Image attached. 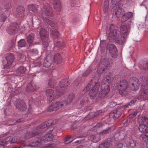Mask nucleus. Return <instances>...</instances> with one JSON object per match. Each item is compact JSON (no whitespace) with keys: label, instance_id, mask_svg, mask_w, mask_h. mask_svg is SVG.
<instances>
[{"label":"nucleus","instance_id":"f257e3e1","mask_svg":"<svg viewBox=\"0 0 148 148\" xmlns=\"http://www.w3.org/2000/svg\"><path fill=\"white\" fill-rule=\"evenodd\" d=\"M99 75L96 74L84 89L82 93L84 94L87 92L89 91V95L92 99L95 97L97 95L100 86V83L99 81Z\"/></svg>","mask_w":148,"mask_h":148},{"label":"nucleus","instance_id":"f03ea898","mask_svg":"<svg viewBox=\"0 0 148 148\" xmlns=\"http://www.w3.org/2000/svg\"><path fill=\"white\" fill-rule=\"evenodd\" d=\"M121 36L120 32L115 29L113 31H111L109 33L108 38L110 42H115L119 45H123L125 42V37H122Z\"/></svg>","mask_w":148,"mask_h":148},{"label":"nucleus","instance_id":"7ed1b4c3","mask_svg":"<svg viewBox=\"0 0 148 148\" xmlns=\"http://www.w3.org/2000/svg\"><path fill=\"white\" fill-rule=\"evenodd\" d=\"M38 134V133L35 134L34 133H29L28 135L24 136H22L19 139L16 138V137L13 136H9L5 139H0V145L2 146H5L8 143H14L19 141H23L25 140V139L28 138H31L32 137L36 136Z\"/></svg>","mask_w":148,"mask_h":148},{"label":"nucleus","instance_id":"20e7f679","mask_svg":"<svg viewBox=\"0 0 148 148\" xmlns=\"http://www.w3.org/2000/svg\"><path fill=\"white\" fill-rule=\"evenodd\" d=\"M37 29L38 31H39L43 45L45 47H47L50 41L49 38V33L42 26L38 27Z\"/></svg>","mask_w":148,"mask_h":148},{"label":"nucleus","instance_id":"39448f33","mask_svg":"<svg viewBox=\"0 0 148 148\" xmlns=\"http://www.w3.org/2000/svg\"><path fill=\"white\" fill-rule=\"evenodd\" d=\"M140 92V96L133 97L130 102L145 101L148 99V89H143L141 87Z\"/></svg>","mask_w":148,"mask_h":148},{"label":"nucleus","instance_id":"423d86ee","mask_svg":"<svg viewBox=\"0 0 148 148\" xmlns=\"http://www.w3.org/2000/svg\"><path fill=\"white\" fill-rule=\"evenodd\" d=\"M117 86L120 94L122 96H125L128 93V86L127 81L124 79L121 80L119 82Z\"/></svg>","mask_w":148,"mask_h":148},{"label":"nucleus","instance_id":"0eeeda50","mask_svg":"<svg viewBox=\"0 0 148 148\" xmlns=\"http://www.w3.org/2000/svg\"><path fill=\"white\" fill-rule=\"evenodd\" d=\"M71 82L70 81H66L65 80H62L60 82L59 86H57L56 89V95L58 97L60 96L65 92L64 88H66L70 84Z\"/></svg>","mask_w":148,"mask_h":148},{"label":"nucleus","instance_id":"6e6552de","mask_svg":"<svg viewBox=\"0 0 148 148\" xmlns=\"http://www.w3.org/2000/svg\"><path fill=\"white\" fill-rule=\"evenodd\" d=\"M110 64L109 60L107 58L102 59L98 67L97 72L98 74H101L105 72L108 69Z\"/></svg>","mask_w":148,"mask_h":148},{"label":"nucleus","instance_id":"1a4fd4ad","mask_svg":"<svg viewBox=\"0 0 148 148\" xmlns=\"http://www.w3.org/2000/svg\"><path fill=\"white\" fill-rule=\"evenodd\" d=\"M61 122V120L58 119H56L53 120V123L50 121H47L41 125L37 127V129L38 130L39 129H42L47 127V128L46 130V132H49V131L51 132L53 130V128L51 126L52 124H55Z\"/></svg>","mask_w":148,"mask_h":148},{"label":"nucleus","instance_id":"9d476101","mask_svg":"<svg viewBox=\"0 0 148 148\" xmlns=\"http://www.w3.org/2000/svg\"><path fill=\"white\" fill-rule=\"evenodd\" d=\"M65 102H54L48 108L49 111L56 110L58 109L59 111H61L62 109L65 107Z\"/></svg>","mask_w":148,"mask_h":148},{"label":"nucleus","instance_id":"9b49d317","mask_svg":"<svg viewBox=\"0 0 148 148\" xmlns=\"http://www.w3.org/2000/svg\"><path fill=\"white\" fill-rule=\"evenodd\" d=\"M52 132V131L51 132L49 131V132H47L48 133V134H46L44 137H42L40 139L41 140H42L43 142V145L47 146L49 145V144H53L52 145L53 147H51V148H53L56 145V144L52 143V142H50L49 143L46 144L47 141H51L53 139V138H54L52 134H50V133H51ZM46 148H51L49 146Z\"/></svg>","mask_w":148,"mask_h":148},{"label":"nucleus","instance_id":"f8f14e48","mask_svg":"<svg viewBox=\"0 0 148 148\" xmlns=\"http://www.w3.org/2000/svg\"><path fill=\"white\" fill-rule=\"evenodd\" d=\"M42 11L41 15L44 19V16L45 15L51 16L53 15V9L48 3H46L44 4Z\"/></svg>","mask_w":148,"mask_h":148},{"label":"nucleus","instance_id":"ddd939ff","mask_svg":"<svg viewBox=\"0 0 148 148\" xmlns=\"http://www.w3.org/2000/svg\"><path fill=\"white\" fill-rule=\"evenodd\" d=\"M4 58L5 59L3 60V63L6 67H9L11 65L15 59L14 54L10 53L5 54L4 56Z\"/></svg>","mask_w":148,"mask_h":148},{"label":"nucleus","instance_id":"4468645a","mask_svg":"<svg viewBox=\"0 0 148 148\" xmlns=\"http://www.w3.org/2000/svg\"><path fill=\"white\" fill-rule=\"evenodd\" d=\"M107 49L108 50L112 57L116 58L118 56V51L115 45L112 44H108Z\"/></svg>","mask_w":148,"mask_h":148},{"label":"nucleus","instance_id":"2eb2a0df","mask_svg":"<svg viewBox=\"0 0 148 148\" xmlns=\"http://www.w3.org/2000/svg\"><path fill=\"white\" fill-rule=\"evenodd\" d=\"M122 5V4H120L113 6L112 11H113V13L117 17H119L124 13V10L121 8Z\"/></svg>","mask_w":148,"mask_h":148},{"label":"nucleus","instance_id":"dca6fc26","mask_svg":"<svg viewBox=\"0 0 148 148\" xmlns=\"http://www.w3.org/2000/svg\"><path fill=\"white\" fill-rule=\"evenodd\" d=\"M109 85L106 83L102 84L101 86V91L99 93V97L102 98L105 96L109 92L110 90Z\"/></svg>","mask_w":148,"mask_h":148},{"label":"nucleus","instance_id":"f3484780","mask_svg":"<svg viewBox=\"0 0 148 148\" xmlns=\"http://www.w3.org/2000/svg\"><path fill=\"white\" fill-rule=\"evenodd\" d=\"M53 144H49V145H43V142L42 140L41 139H39L38 140H36L35 142H32L28 145V146L31 147H40L41 148L46 147H49L50 148L53 147Z\"/></svg>","mask_w":148,"mask_h":148},{"label":"nucleus","instance_id":"a211bd4d","mask_svg":"<svg viewBox=\"0 0 148 148\" xmlns=\"http://www.w3.org/2000/svg\"><path fill=\"white\" fill-rule=\"evenodd\" d=\"M18 28V25L15 23H13L10 24L7 31L8 33L12 34H14L17 32Z\"/></svg>","mask_w":148,"mask_h":148},{"label":"nucleus","instance_id":"6ab92c4d","mask_svg":"<svg viewBox=\"0 0 148 148\" xmlns=\"http://www.w3.org/2000/svg\"><path fill=\"white\" fill-rule=\"evenodd\" d=\"M53 56H51V54H49L47 55L43 64V66L48 68L51 66L52 63L53 62Z\"/></svg>","mask_w":148,"mask_h":148},{"label":"nucleus","instance_id":"aec40b11","mask_svg":"<svg viewBox=\"0 0 148 148\" xmlns=\"http://www.w3.org/2000/svg\"><path fill=\"white\" fill-rule=\"evenodd\" d=\"M16 13L17 17H23L25 14L24 7L22 6H18L17 8Z\"/></svg>","mask_w":148,"mask_h":148},{"label":"nucleus","instance_id":"412c9836","mask_svg":"<svg viewBox=\"0 0 148 148\" xmlns=\"http://www.w3.org/2000/svg\"><path fill=\"white\" fill-rule=\"evenodd\" d=\"M121 30L122 33V34H121V36H122V37H125V39L130 32L129 30L127 29V26L124 24L121 26Z\"/></svg>","mask_w":148,"mask_h":148},{"label":"nucleus","instance_id":"4be33fe9","mask_svg":"<svg viewBox=\"0 0 148 148\" xmlns=\"http://www.w3.org/2000/svg\"><path fill=\"white\" fill-rule=\"evenodd\" d=\"M35 36L34 34L31 33L29 34L27 37V43L29 47L32 46L35 42L34 41Z\"/></svg>","mask_w":148,"mask_h":148},{"label":"nucleus","instance_id":"5701e85b","mask_svg":"<svg viewBox=\"0 0 148 148\" xmlns=\"http://www.w3.org/2000/svg\"><path fill=\"white\" fill-rule=\"evenodd\" d=\"M133 15L132 13L131 12L124 13L121 18V22L122 23H124L127 21L129 19L132 17Z\"/></svg>","mask_w":148,"mask_h":148},{"label":"nucleus","instance_id":"b1692460","mask_svg":"<svg viewBox=\"0 0 148 148\" xmlns=\"http://www.w3.org/2000/svg\"><path fill=\"white\" fill-rule=\"evenodd\" d=\"M53 6L54 8L57 12H59L61 10V5L59 0H54Z\"/></svg>","mask_w":148,"mask_h":148},{"label":"nucleus","instance_id":"393cba45","mask_svg":"<svg viewBox=\"0 0 148 148\" xmlns=\"http://www.w3.org/2000/svg\"><path fill=\"white\" fill-rule=\"evenodd\" d=\"M46 93L49 101L51 102L54 97V92L53 90L51 89H47L46 91Z\"/></svg>","mask_w":148,"mask_h":148},{"label":"nucleus","instance_id":"a878e982","mask_svg":"<svg viewBox=\"0 0 148 148\" xmlns=\"http://www.w3.org/2000/svg\"><path fill=\"white\" fill-rule=\"evenodd\" d=\"M54 48L55 49H60L64 46V44L61 40H58L54 43Z\"/></svg>","mask_w":148,"mask_h":148},{"label":"nucleus","instance_id":"bb28decb","mask_svg":"<svg viewBox=\"0 0 148 148\" xmlns=\"http://www.w3.org/2000/svg\"><path fill=\"white\" fill-rule=\"evenodd\" d=\"M51 56H53V62L57 64L60 63V61L62 60V57L58 53H55L54 56L51 54Z\"/></svg>","mask_w":148,"mask_h":148},{"label":"nucleus","instance_id":"cd10ccee","mask_svg":"<svg viewBox=\"0 0 148 148\" xmlns=\"http://www.w3.org/2000/svg\"><path fill=\"white\" fill-rule=\"evenodd\" d=\"M88 138L89 140L94 143L97 142L100 139L99 135L97 134L96 135H91L88 137Z\"/></svg>","mask_w":148,"mask_h":148},{"label":"nucleus","instance_id":"c85d7f7f","mask_svg":"<svg viewBox=\"0 0 148 148\" xmlns=\"http://www.w3.org/2000/svg\"><path fill=\"white\" fill-rule=\"evenodd\" d=\"M138 128L139 131L143 133H145L146 132H148V127L145 124H140Z\"/></svg>","mask_w":148,"mask_h":148},{"label":"nucleus","instance_id":"c756f323","mask_svg":"<svg viewBox=\"0 0 148 148\" xmlns=\"http://www.w3.org/2000/svg\"><path fill=\"white\" fill-rule=\"evenodd\" d=\"M38 7L37 5L32 4L28 6V9L31 13L35 12L37 11Z\"/></svg>","mask_w":148,"mask_h":148},{"label":"nucleus","instance_id":"7c9ffc66","mask_svg":"<svg viewBox=\"0 0 148 148\" xmlns=\"http://www.w3.org/2000/svg\"><path fill=\"white\" fill-rule=\"evenodd\" d=\"M129 83L130 85L137 84L139 83V80L136 77H131L129 80Z\"/></svg>","mask_w":148,"mask_h":148},{"label":"nucleus","instance_id":"2f4dec72","mask_svg":"<svg viewBox=\"0 0 148 148\" xmlns=\"http://www.w3.org/2000/svg\"><path fill=\"white\" fill-rule=\"evenodd\" d=\"M26 68L23 66L18 67L16 70L17 73L18 74H24L26 71Z\"/></svg>","mask_w":148,"mask_h":148},{"label":"nucleus","instance_id":"473e14b6","mask_svg":"<svg viewBox=\"0 0 148 148\" xmlns=\"http://www.w3.org/2000/svg\"><path fill=\"white\" fill-rule=\"evenodd\" d=\"M109 7V2L108 0H105L104 3V5L103 7V13L105 14L107 13Z\"/></svg>","mask_w":148,"mask_h":148},{"label":"nucleus","instance_id":"72a5a7b5","mask_svg":"<svg viewBox=\"0 0 148 148\" xmlns=\"http://www.w3.org/2000/svg\"><path fill=\"white\" fill-rule=\"evenodd\" d=\"M18 46L20 47H25L27 45V42L24 39H21L18 42Z\"/></svg>","mask_w":148,"mask_h":148},{"label":"nucleus","instance_id":"f704fd0d","mask_svg":"<svg viewBox=\"0 0 148 148\" xmlns=\"http://www.w3.org/2000/svg\"><path fill=\"white\" fill-rule=\"evenodd\" d=\"M50 34L53 37H56L57 38L59 36V33L54 28H52L50 31Z\"/></svg>","mask_w":148,"mask_h":148},{"label":"nucleus","instance_id":"c9c22d12","mask_svg":"<svg viewBox=\"0 0 148 148\" xmlns=\"http://www.w3.org/2000/svg\"><path fill=\"white\" fill-rule=\"evenodd\" d=\"M92 71V69L90 68H88L82 74V78L84 79L85 77L87 76Z\"/></svg>","mask_w":148,"mask_h":148},{"label":"nucleus","instance_id":"e433bc0d","mask_svg":"<svg viewBox=\"0 0 148 148\" xmlns=\"http://www.w3.org/2000/svg\"><path fill=\"white\" fill-rule=\"evenodd\" d=\"M111 78L110 76H107L102 81V82L106 83L107 84L109 85L111 82Z\"/></svg>","mask_w":148,"mask_h":148},{"label":"nucleus","instance_id":"4c0bfd02","mask_svg":"<svg viewBox=\"0 0 148 148\" xmlns=\"http://www.w3.org/2000/svg\"><path fill=\"white\" fill-rule=\"evenodd\" d=\"M140 83L133 85H130L131 89L134 91H136L139 89L140 86Z\"/></svg>","mask_w":148,"mask_h":148},{"label":"nucleus","instance_id":"58836bf2","mask_svg":"<svg viewBox=\"0 0 148 148\" xmlns=\"http://www.w3.org/2000/svg\"><path fill=\"white\" fill-rule=\"evenodd\" d=\"M139 121L140 123H143V124H146L148 125V119L145 117H142L139 119Z\"/></svg>","mask_w":148,"mask_h":148},{"label":"nucleus","instance_id":"ea45409f","mask_svg":"<svg viewBox=\"0 0 148 148\" xmlns=\"http://www.w3.org/2000/svg\"><path fill=\"white\" fill-rule=\"evenodd\" d=\"M75 138H73L72 136H68L64 139V143L67 144L70 142H72Z\"/></svg>","mask_w":148,"mask_h":148},{"label":"nucleus","instance_id":"a19ab883","mask_svg":"<svg viewBox=\"0 0 148 148\" xmlns=\"http://www.w3.org/2000/svg\"><path fill=\"white\" fill-rule=\"evenodd\" d=\"M20 102H17V104H16V107L18 109H20L22 110L25 111L26 109V106L25 105H22L21 104H20Z\"/></svg>","mask_w":148,"mask_h":148},{"label":"nucleus","instance_id":"79ce46f5","mask_svg":"<svg viewBox=\"0 0 148 148\" xmlns=\"http://www.w3.org/2000/svg\"><path fill=\"white\" fill-rule=\"evenodd\" d=\"M48 84L49 86L51 88L57 89L58 86H56V83L54 81L52 80H50L48 83Z\"/></svg>","mask_w":148,"mask_h":148},{"label":"nucleus","instance_id":"37998d69","mask_svg":"<svg viewBox=\"0 0 148 148\" xmlns=\"http://www.w3.org/2000/svg\"><path fill=\"white\" fill-rule=\"evenodd\" d=\"M44 20L45 22L47 23V24H49V25L52 27H55L56 26V24L55 23L49 19L46 18V17H45Z\"/></svg>","mask_w":148,"mask_h":148},{"label":"nucleus","instance_id":"c03bdc74","mask_svg":"<svg viewBox=\"0 0 148 148\" xmlns=\"http://www.w3.org/2000/svg\"><path fill=\"white\" fill-rule=\"evenodd\" d=\"M110 116L111 117H112L113 118H117L119 117V116L117 115L116 110H114L111 112L110 114Z\"/></svg>","mask_w":148,"mask_h":148},{"label":"nucleus","instance_id":"a18cd8bd","mask_svg":"<svg viewBox=\"0 0 148 148\" xmlns=\"http://www.w3.org/2000/svg\"><path fill=\"white\" fill-rule=\"evenodd\" d=\"M141 68L145 70H147L148 68V62H144L141 64Z\"/></svg>","mask_w":148,"mask_h":148},{"label":"nucleus","instance_id":"49530a36","mask_svg":"<svg viewBox=\"0 0 148 148\" xmlns=\"http://www.w3.org/2000/svg\"><path fill=\"white\" fill-rule=\"evenodd\" d=\"M111 144L110 140L109 139L105 141V143L102 144L103 147H105L108 148L110 146Z\"/></svg>","mask_w":148,"mask_h":148},{"label":"nucleus","instance_id":"de8ad7c7","mask_svg":"<svg viewBox=\"0 0 148 148\" xmlns=\"http://www.w3.org/2000/svg\"><path fill=\"white\" fill-rule=\"evenodd\" d=\"M74 94L73 93L69 95L67 97L66 101L68 102H71L74 98Z\"/></svg>","mask_w":148,"mask_h":148},{"label":"nucleus","instance_id":"09e8293b","mask_svg":"<svg viewBox=\"0 0 148 148\" xmlns=\"http://www.w3.org/2000/svg\"><path fill=\"white\" fill-rule=\"evenodd\" d=\"M7 16L3 14H0V21L4 22L7 18Z\"/></svg>","mask_w":148,"mask_h":148},{"label":"nucleus","instance_id":"8fccbe9b","mask_svg":"<svg viewBox=\"0 0 148 148\" xmlns=\"http://www.w3.org/2000/svg\"><path fill=\"white\" fill-rule=\"evenodd\" d=\"M137 114V113L136 111H134L129 115L128 116V118L130 119H132V118L135 117Z\"/></svg>","mask_w":148,"mask_h":148},{"label":"nucleus","instance_id":"3c124183","mask_svg":"<svg viewBox=\"0 0 148 148\" xmlns=\"http://www.w3.org/2000/svg\"><path fill=\"white\" fill-rule=\"evenodd\" d=\"M121 0H111L113 6L121 4L120 3Z\"/></svg>","mask_w":148,"mask_h":148},{"label":"nucleus","instance_id":"603ef678","mask_svg":"<svg viewBox=\"0 0 148 148\" xmlns=\"http://www.w3.org/2000/svg\"><path fill=\"white\" fill-rule=\"evenodd\" d=\"M110 131V128H108L105 130H103L100 133V135H103L105 134L108 133Z\"/></svg>","mask_w":148,"mask_h":148},{"label":"nucleus","instance_id":"864d4df0","mask_svg":"<svg viewBox=\"0 0 148 148\" xmlns=\"http://www.w3.org/2000/svg\"><path fill=\"white\" fill-rule=\"evenodd\" d=\"M140 140L142 141H145L147 139V138L145 134L141 135L140 138Z\"/></svg>","mask_w":148,"mask_h":148},{"label":"nucleus","instance_id":"5fc2aeb1","mask_svg":"<svg viewBox=\"0 0 148 148\" xmlns=\"http://www.w3.org/2000/svg\"><path fill=\"white\" fill-rule=\"evenodd\" d=\"M71 3L72 7H75L77 5V2L76 0H71Z\"/></svg>","mask_w":148,"mask_h":148},{"label":"nucleus","instance_id":"6e6d98bb","mask_svg":"<svg viewBox=\"0 0 148 148\" xmlns=\"http://www.w3.org/2000/svg\"><path fill=\"white\" fill-rule=\"evenodd\" d=\"M115 27L114 25L113 24H111L110 25V31H113V30L115 29H114Z\"/></svg>","mask_w":148,"mask_h":148},{"label":"nucleus","instance_id":"4d7b16f0","mask_svg":"<svg viewBox=\"0 0 148 148\" xmlns=\"http://www.w3.org/2000/svg\"><path fill=\"white\" fill-rule=\"evenodd\" d=\"M42 65V62H37L35 63V66H40Z\"/></svg>","mask_w":148,"mask_h":148},{"label":"nucleus","instance_id":"13d9d810","mask_svg":"<svg viewBox=\"0 0 148 148\" xmlns=\"http://www.w3.org/2000/svg\"><path fill=\"white\" fill-rule=\"evenodd\" d=\"M10 3H8L4 6V8L5 9H6L7 10H8L10 8Z\"/></svg>","mask_w":148,"mask_h":148},{"label":"nucleus","instance_id":"bf43d9fd","mask_svg":"<svg viewBox=\"0 0 148 148\" xmlns=\"http://www.w3.org/2000/svg\"><path fill=\"white\" fill-rule=\"evenodd\" d=\"M79 80L77 79L74 82L73 84L75 86H77L79 84Z\"/></svg>","mask_w":148,"mask_h":148},{"label":"nucleus","instance_id":"052dcab7","mask_svg":"<svg viewBox=\"0 0 148 148\" xmlns=\"http://www.w3.org/2000/svg\"><path fill=\"white\" fill-rule=\"evenodd\" d=\"M79 21V19L78 18H74L73 21V22L74 24H75L77 22H78Z\"/></svg>","mask_w":148,"mask_h":148},{"label":"nucleus","instance_id":"680f3d73","mask_svg":"<svg viewBox=\"0 0 148 148\" xmlns=\"http://www.w3.org/2000/svg\"><path fill=\"white\" fill-rule=\"evenodd\" d=\"M102 112V111L101 110H99L95 112L96 115H100Z\"/></svg>","mask_w":148,"mask_h":148},{"label":"nucleus","instance_id":"e2e57ef3","mask_svg":"<svg viewBox=\"0 0 148 148\" xmlns=\"http://www.w3.org/2000/svg\"><path fill=\"white\" fill-rule=\"evenodd\" d=\"M31 52L36 54H37L38 52L37 49H32L31 50Z\"/></svg>","mask_w":148,"mask_h":148},{"label":"nucleus","instance_id":"0e129e2a","mask_svg":"<svg viewBox=\"0 0 148 148\" xmlns=\"http://www.w3.org/2000/svg\"><path fill=\"white\" fill-rule=\"evenodd\" d=\"M134 102H130V103L129 104H127V105H125V107H126V108H127V107H128L129 108V106L131 105V104H132L133 103H134Z\"/></svg>","mask_w":148,"mask_h":148},{"label":"nucleus","instance_id":"69168bd1","mask_svg":"<svg viewBox=\"0 0 148 148\" xmlns=\"http://www.w3.org/2000/svg\"><path fill=\"white\" fill-rule=\"evenodd\" d=\"M83 140V139H81L79 140H77L75 141V143H81V142H82Z\"/></svg>","mask_w":148,"mask_h":148},{"label":"nucleus","instance_id":"338daca9","mask_svg":"<svg viewBox=\"0 0 148 148\" xmlns=\"http://www.w3.org/2000/svg\"><path fill=\"white\" fill-rule=\"evenodd\" d=\"M105 41L104 40L103 41H102V42H101V45H102V44H103V45H102V46L103 47H105Z\"/></svg>","mask_w":148,"mask_h":148},{"label":"nucleus","instance_id":"774afa93","mask_svg":"<svg viewBox=\"0 0 148 148\" xmlns=\"http://www.w3.org/2000/svg\"><path fill=\"white\" fill-rule=\"evenodd\" d=\"M101 125V124L100 123L97 124V125L95 126L96 127H99Z\"/></svg>","mask_w":148,"mask_h":148}]
</instances>
